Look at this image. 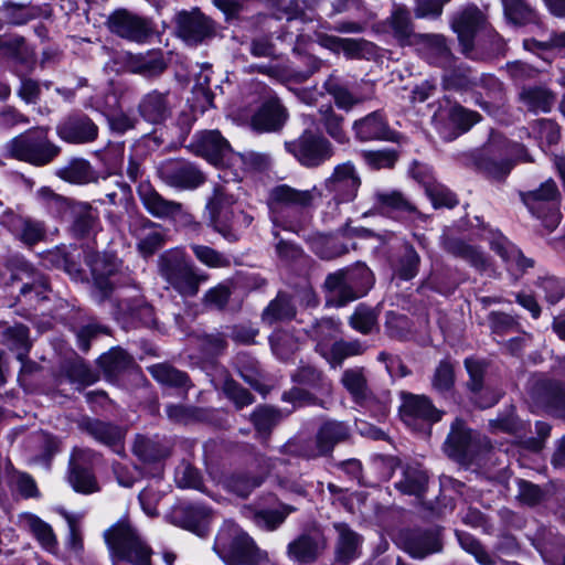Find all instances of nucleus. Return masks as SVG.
I'll return each instance as SVG.
<instances>
[{
	"instance_id": "nucleus-62",
	"label": "nucleus",
	"mask_w": 565,
	"mask_h": 565,
	"mask_svg": "<svg viewBox=\"0 0 565 565\" xmlns=\"http://www.w3.org/2000/svg\"><path fill=\"white\" fill-rule=\"evenodd\" d=\"M324 88L334 98L337 106L340 108L349 110L359 103V100L333 77H330L324 83Z\"/></svg>"
},
{
	"instance_id": "nucleus-30",
	"label": "nucleus",
	"mask_w": 565,
	"mask_h": 565,
	"mask_svg": "<svg viewBox=\"0 0 565 565\" xmlns=\"http://www.w3.org/2000/svg\"><path fill=\"white\" fill-rule=\"evenodd\" d=\"M86 264L90 267L94 278V297L98 302H103L113 291V284L108 279L113 274V266L106 264L98 254H88Z\"/></svg>"
},
{
	"instance_id": "nucleus-50",
	"label": "nucleus",
	"mask_w": 565,
	"mask_h": 565,
	"mask_svg": "<svg viewBox=\"0 0 565 565\" xmlns=\"http://www.w3.org/2000/svg\"><path fill=\"white\" fill-rule=\"evenodd\" d=\"M98 363L108 376H116L132 364V359L126 351L113 349L103 354Z\"/></svg>"
},
{
	"instance_id": "nucleus-32",
	"label": "nucleus",
	"mask_w": 565,
	"mask_h": 565,
	"mask_svg": "<svg viewBox=\"0 0 565 565\" xmlns=\"http://www.w3.org/2000/svg\"><path fill=\"white\" fill-rule=\"evenodd\" d=\"M196 152L210 161H216L230 151L228 141L217 130L203 131L196 136Z\"/></svg>"
},
{
	"instance_id": "nucleus-37",
	"label": "nucleus",
	"mask_w": 565,
	"mask_h": 565,
	"mask_svg": "<svg viewBox=\"0 0 565 565\" xmlns=\"http://www.w3.org/2000/svg\"><path fill=\"white\" fill-rule=\"evenodd\" d=\"M341 384L358 404H363L371 395L365 369L362 366L350 367L343 371Z\"/></svg>"
},
{
	"instance_id": "nucleus-48",
	"label": "nucleus",
	"mask_w": 565,
	"mask_h": 565,
	"mask_svg": "<svg viewBox=\"0 0 565 565\" xmlns=\"http://www.w3.org/2000/svg\"><path fill=\"white\" fill-rule=\"evenodd\" d=\"M130 71L146 77L161 74L166 70L162 56L157 52H148L132 56L129 61Z\"/></svg>"
},
{
	"instance_id": "nucleus-1",
	"label": "nucleus",
	"mask_w": 565,
	"mask_h": 565,
	"mask_svg": "<svg viewBox=\"0 0 565 565\" xmlns=\"http://www.w3.org/2000/svg\"><path fill=\"white\" fill-rule=\"evenodd\" d=\"M162 279L180 296L195 297L209 275L199 269L180 248L168 249L158 258Z\"/></svg>"
},
{
	"instance_id": "nucleus-61",
	"label": "nucleus",
	"mask_w": 565,
	"mask_h": 565,
	"mask_svg": "<svg viewBox=\"0 0 565 565\" xmlns=\"http://www.w3.org/2000/svg\"><path fill=\"white\" fill-rule=\"evenodd\" d=\"M545 404L554 415L565 418V386L552 383L545 391Z\"/></svg>"
},
{
	"instance_id": "nucleus-31",
	"label": "nucleus",
	"mask_w": 565,
	"mask_h": 565,
	"mask_svg": "<svg viewBox=\"0 0 565 565\" xmlns=\"http://www.w3.org/2000/svg\"><path fill=\"white\" fill-rule=\"evenodd\" d=\"M72 228L77 236H87L99 226L98 213L87 202L74 201L70 212Z\"/></svg>"
},
{
	"instance_id": "nucleus-5",
	"label": "nucleus",
	"mask_w": 565,
	"mask_h": 565,
	"mask_svg": "<svg viewBox=\"0 0 565 565\" xmlns=\"http://www.w3.org/2000/svg\"><path fill=\"white\" fill-rule=\"evenodd\" d=\"M137 193L143 207L153 217L171 220L180 226L199 231L200 223L181 202L166 199L148 182L140 183Z\"/></svg>"
},
{
	"instance_id": "nucleus-59",
	"label": "nucleus",
	"mask_w": 565,
	"mask_h": 565,
	"mask_svg": "<svg viewBox=\"0 0 565 565\" xmlns=\"http://www.w3.org/2000/svg\"><path fill=\"white\" fill-rule=\"evenodd\" d=\"M68 480L74 490L77 492L93 493L98 490L94 476L86 468L73 465Z\"/></svg>"
},
{
	"instance_id": "nucleus-27",
	"label": "nucleus",
	"mask_w": 565,
	"mask_h": 565,
	"mask_svg": "<svg viewBox=\"0 0 565 565\" xmlns=\"http://www.w3.org/2000/svg\"><path fill=\"white\" fill-rule=\"evenodd\" d=\"M441 542L435 531H414L406 535L404 540L405 551L415 558H425L426 556L441 551Z\"/></svg>"
},
{
	"instance_id": "nucleus-43",
	"label": "nucleus",
	"mask_w": 565,
	"mask_h": 565,
	"mask_svg": "<svg viewBox=\"0 0 565 565\" xmlns=\"http://www.w3.org/2000/svg\"><path fill=\"white\" fill-rule=\"evenodd\" d=\"M520 100L534 113H547L555 104V95L545 87H525L520 93Z\"/></svg>"
},
{
	"instance_id": "nucleus-8",
	"label": "nucleus",
	"mask_w": 565,
	"mask_h": 565,
	"mask_svg": "<svg viewBox=\"0 0 565 565\" xmlns=\"http://www.w3.org/2000/svg\"><path fill=\"white\" fill-rule=\"evenodd\" d=\"M175 34L189 46H198L214 39L217 33L215 21L200 9L182 10L174 17Z\"/></svg>"
},
{
	"instance_id": "nucleus-22",
	"label": "nucleus",
	"mask_w": 565,
	"mask_h": 565,
	"mask_svg": "<svg viewBox=\"0 0 565 565\" xmlns=\"http://www.w3.org/2000/svg\"><path fill=\"white\" fill-rule=\"evenodd\" d=\"M131 233L137 238L139 253L146 257L161 248L166 241L162 227L148 218H140L131 224Z\"/></svg>"
},
{
	"instance_id": "nucleus-25",
	"label": "nucleus",
	"mask_w": 565,
	"mask_h": 565,
	"mask_svg": "<svg viewBox=\"0 0 565 565\" xmlns=\"http://www.w3.org/2000/svg\"><path fill=\"white\" fill-rule=\"evenodd\" d=\"M533 545L546 562L565 565V539L554 534L550 529L540 527L532 537Z\"/></svg>"
},
{
	"instance_id": "nucleus-46",
	"label": "nucleus",
	"mask_w": 565,
	"mask_h": 565,
	"mask_svg": "<svg viewBox=\"0 0 565 565\" xmlns=\"http://www.w3.org/2000/svg\"><path fill=\"white\" fill-rule=\"evenodd\" d=\"M35 198L51 215L57 217L66 216L74 203V200L55 193L49 186L40 188L35 193Z\"/></svg>"
},
{
	"instance_id": "nucleus-9",
	"label": "nucleus",
	"mask_w": 565,
	"mask_h": 565,
	"mask_svg": "<svg viewBox=\"0 0 565 565\" xmlns=\"http://www.w3.org/2000/svg\"><path fill=\"white\" fill-rule=\"evenodd\" d=\"M285 146L288 152L308 168L319 167L334 153L332 143L311 130H305L296 140L286 142Z\"/></svg>"
},
{
	"instance_id": "nucleus-64",
	"label": "nucleus",
	"mask_w": 565,
	"mask_h": 565,
	"mask_svg": "<svg viewBox=\"0 0 565 565\" xmlns=\"http://www.w3.org/2000/svg\"><path fill=\"white\" fill-rule=\"evenodd\" d=\"M488 320L490 329L495 334L502 335L508 332L515 331L520 327V323L513 316L502 311L490 312L488 316Z\"/></svg>"
},
{
	"instance_id": "nucleus-3",
	"label": "nucleus",
	"mask_w": 565,
	"mask_h": 565,
	"mask_svg": "<svg viewBox=\"0 0 565 565\" xmlns=\"http://www.w3.org/2000/svg\"><path fill=\"white\" fill-rule=\"evenodd\" d=\"M7 151L15 160L34 167H44L60 154L61 148L49 138L47 128L39 127L10 140Z\"/></svg>"
},
{
	"instance_id": "nucleus-53",
	"label": "nucleus",
	"mask_w": 565,
	"mask_h": 565,
	"mask_svg": "<svg viewBox=\"0 0 565 565\" xmlns=\"http://www.w3.org/2000/svg\"><path fill=\"white\" fill-rule=\"evenodd\" d=\"M319 113L326 132L339 143L348 142L349 138L343 129V117L335 114L331 106L321 107Z\"/></svg>"
},
{
	"instance_id": "nucleus-33",
	"label": "nucleus",
	"mask_w": 565,
	"mask_h": 565,
	"mask_svg": "<svg viewBox=\"0 0 565 565\" xmlns=\"http://www.w3.org/2000/svg\"><path fill=\"white\" fill-rule=\"evenodd\" d=\"M324 287L329 292L328 303H333L337 307L344 306L361 297L340 271L328 275Z\"/></svg>"
},
{
	"instance_id": "nucleus-42",
	"label": "nucleus",
	"mask_w": 565,
	"mask_h": 565,
	"mask_svg": "<svg viewBox=\"0 0 565 565\" xmlns=\"http://www.w3.org/2000/svg\"><path fill=\"white\" fill-rule=\"evenodd\" d=\"M210 511L202 505H185L174 512L182 527L190 530L198 535H204L206 520Z\"/></svg>"
},
{
	"instance_id": "nucleus-6",
	"label": "nucleus",
	"mask_w": 565,
	"mask_h": 565,
	"mask_svg": "<svg viewBox=\"0 0 565 565\" xmlns=\"http://www.w3.org/2000/svg\"><path fill=\"white\" fill-rule=\"evenodd\" d=\"M487 15L476 4H467L451 18L450 28L456 33L460 53L470 60H479L476 46L477 33L487 25Z\"/></svg>"
},
{
	"instance_id": "nucleus-44",
	"label": "nucleus",
	"mask_w": 565,
	"mask_h": 565,
	"mask_svg": "<svg viewBox=\"0 0 565 565\" xmlns=\"http://www.w3.org/2000/svg\"><path fill=\"white\" fill-rule=\"evenodd\" d=\"M315 194L316 188L297 190L287 184H281L273 189L270 198L276 203L306 207L312 203Z\"/></svg>"
},
{
	"instance_id": "nucleus-11",
	"label": "nucleus",
	"mask_w": 565,
	"mask_h": 565,
	"mask_svg": "<svg viewBox=\"0 0 565 565\" xmlns=\"http://www.w3.org/2000/svg\"><path fill=\"white\" fill-rule=\"evenodd\" d=\"M108 30L125 40L143 43L152 34L151 21L125 8L113 11L106 21Z\"/></svg>"
},
{
	"instance_id": "nucleus-19",
	"label": "nucleus",
	"mask_w": 565,
	"mask_h": 565,
	"mask_svg": "<svg viewBox=\"0 0 565 565\" xmlns=\"http://www.w3.org/2000/svg\"><path fill=\"white\" fill-rule=\"evenodd\" d=\"M441 412L437 409L430 399L424 395L405 394L401 406V417L408 426H414L417 419L435 423L441 418Z\"/></svg>"
},
{
	"instance_id": "nucleus-26",
	"label": "nucleus",
	"mask_w": 565,
	"mask_h": 565,
	"mask_svg": "<svg viewBox=\"0 0 565 565\" xmlns=\"http://www.w3.org/2000/svg\"><path fill=\"white\" fill-rule=\"evenodd\" d=\"M327 541L321 534H303L288 544V555L299 563L315 562L326 550Z\"/></svg>"
},
{
	"instance_id": "nucleus-13",
	"label": "nucleus",
	"mask_w": 565,
	"mask_h": 565,
	"mask_svg": "<svg viewBox=\"0 0 565 565\" xmlns=\"http://www.w3.org/2000/svg\"><path fill=\"white\" fill-rule=\"evenodd\" d=\"M159 175L166 184L183 190L195 189L205 181L204 174L194 164L180 159L163 162Z\"/></svg>"
},
{
	"instance_id": "nucleus-20",
	"label": "nucleus",
	"mask_w": 565,
	"mask_h": 565,
	"mask_svg": "<svg viewBox=\"0 0 565 565\" xmlns=\"http://www.w3.org/2000/svg\"><path fill=\"white\" fill-rule=\"evenodd\" d=\"M58 137L70 143H87L97 138V126L84 115L71 116L57 127Z\"/></svg>"
},
{
	"instance_id": "nucleus-2",
	"label": "nucleus",
	"mask_w": 565,
	"mask_h": 565,
	"mask_svg": "<svg viewBox=\"0 0 565 565\" xmlns=\"http://www.w3.org/2000/svg\"><path fill=\"white\" fill-rule=\"evenodd\" d=\"M214 551L227 565H259L267 561V553L234 523H225L218 531Z\"/></svg>"
},
{
	"instance_id": "nucleus-63",
	"label": "nucleus",
	"mask_w": 565,
	"mask_h": 565,
	"mask_svg": "<svg viewBox=\"0 0 565 565\" xmlns=\"http://www.w3.org/2000/svg\"><path fill=\"white\" fill-rule=\"evenodd\" d=\"M25 522L31 532L35 535L39 542L46 548L55 544V536L52 527L34 515H28Z\"/></svg>"
},
{
	"instance_id": "nucleus-51",
	"label": "nucleus",
	"mask_w": 565,
	"mask_h": 565,
	"mask_svg": "<svg viewBox=\"0 0 565 565\" xmlns=\"http://www.w3.org/2000/svg\"><path fill=\"white\" fill-rule=\"evenodd\" d=\"M505 18L518 25L534 21L535 11L525 0H502Z\"/></svg>"
},
{
	"instance_id": "nucleus-12",
	"label": "nucleus",
	"mask_w": 565,
	"mask_h": 565,
	"mask_svg": "<svg viewBox=\"0 0 565 565\" xmlns=\"http://www.w3.org/2000/svg\"><path fill=\"white\" fill-rule=\"evenodd\" d=\"M9 269L11 279L23 282L20 294L24 297L34 295L36 300H45L47 292L51 291L46 277L34 270V268L23 258L14 257L10 259Z\"/></svg>"
},
{
	"instance_id": "nucleus-28",
	"label": "nucleus",
	"mask_w": 565,
	"mask_h": 565,
	"mask_svg": "<svg viewBox=\"0 0 565 565\" xmlns=\"http://www.w3.org/2000/svg\"><path fill=\"white\" fill-rule=\"evenodd\" d=\"M444 248L454 257L461 258L479 271H484L490 267V263L484 254L477 246L461 238H445Z\"/></svg>"
},
{
	"instance_id": "nucleus-45",
	"label": "nucleus",
	"mask_w": 565,
	"mask_h": 565,
	"mask_svg": "<svg viewBox=\"0 0 565 565\" xmlns=\"http://www.w3.org/2000/svg\"><path fill=\"white\" fill-rule=\"evenodd\" d=\"M374 209L380 212L415 213V205L398 191L374 193Z\"/></svg>"
},
{
	"instance_id": "nucleus-10",
	"label": "nucleus",
	"mask_w": 565,
	"mask_h": 565,
	"mask_svg": "<svg viewBox=\"0 0 565 565\" xmlns=\"http://www.w3.org/2000/svg\"><path fill=\"white\" fill-rule=\"evenodd\" d=\"M350 437L349 427L343 422L328 420L323 423L313 439L303 441L298 449L299 456L307 459L330 455L335 445Z\"/></svg>"
},
{
	"instance_id": "nucleus-36",
	"label": "nucleus",
	"mask_w": 565,
	"mask_h": 565,
	"mask_svg": "<svg viewBox=\"0 0 565 565\" xmlns=\"http://www.w3.org/2000/svg\"><path fill=\"white\" fill-rule=\"evenodd\" d=\"M339 539L337 543V561L343 565L349 564L359 555L361 536L352 531L345 523L334 524Z\"/></svg>"
},
{
	"instance_id": "nucleus-34",
	"label": "nucleus",
	"mask_w": 565,
	"mask_h": 565,
	"mask_svg": "<svg viewBox=\"0 0 565 565\" xmlns=\"http://www.w3.org/2000/svg\"><path fill=\"white\" fill-rule=\"evenodd\" d=\"M364 350V347L359 340H340L335 341L331 347L321 345L319 348V354L326 359L331 367H338L345 359L360 355Z\"/></svg>"
},
{
	"instance_id": "nucleus-58",
	"label": "nucleus",
	"mask_w": 565,
	"mask_h": 565,
	"mask_svg": "<svg viewBox=\"0 0 565 565\" xmlns=\"http://www.w3.org/2000/svg\"><path fill=\"white\" fill-rule=\"evenodd\" d=\"M285 414L269 406H263L255 409L252 414V422L259 433H269L277 425Z\"/></svg>"
},
{
	"instance_id": "nucleus-4",
	"label": "nucleus",
	"mask_w": 565,
	"mask_h": 565,
	"mask_svg": "<svg viewBox=\"0 0 565 565\" xmlns=\"http://www.w3.org/2000/svg\"><path fill=\"white\" fill-rule=\"evenodd\" d=\"M104 539L114 559L150 565L151 548L127 520H120L106 530Z\"/></svg>"
},
{
	"instance_id": "nucleus-17",
	"label": "nucleus",
	"mask_w": 565,
	"mask_h": 565,
	"mask_svg": "<svg viewBox=\"0 0 565 565\" xmlns=\"http://www.w3.org/2000/svg\"><path fill=\"white\" fill-rule=\"evenodd\" d=\"M0 224L7 226L19 241L28 246L44 241L46 236L44 222L17 215L10 210L0 214Z\"/></svg>"
},
{
	"instance_id": "nucleus-54",
	"label": "nucleus",
	"mask_w": 565,
	"mask_h": 565,
	"mask_svg": "<svg viewBox=\"0 0 565 565\" xmlns=\"http://www.w3.org/2000/svg\"><path fill=\"white\" fill-rule=\"evenodd\" d=\"M349 324L355 331L369 334L377 327V313L365 305H359L349 318Z\"/></svg>"
},
{
	"instance_id": "nucleus-24",
	"label": "nucleus",
	"mask_w": 565,
	"mask_h": 565,
	"mask_svg": "<svg viewBox=\"0 0 565 565\" xmlns=\"http://www.w3.org/2000/svg\"><path fill=\"white\" fill-rule=\"evenodd\" d=\"M78 427L98 443L120 451L125 434L118 426L97 418L85 417L78 423Z\"/></svg>"
},
{
	"instance_id": "nucleus-47",
	"label": "nucleus",
	"mask_w": 565,
	"mask_h": 565,
	"mask_svg": "<svg viewBox=\"0 0 565 565\" xmlns=\"http://www.w3.org/2000/svg\"><path fill=\"white\" fill-rule=\"evenodd\" d=\"M134 454L145 462H153L169 456V448L160 440L137 436L132 447Z\"/></svg>"
},
{
	"instance_id": "nucleus-18",
	"label": "nucleus",
	"mask_w": 565,
	"mask_h": 565,
	"mask_svg": "<svg viewBox=\"0 0 565 565\" xmlns=\"http://www.w3.org/2000/svg\"><path fill=\"white\" fill-rule=\"evenodd\" d=\"M173 103L170 93L158 89L145 94L139 104L140 116L150 124H161L171 117Z\"/></svg>"
},
{
	"instance_id": "nucleus-57",
	"label": "nucleus",
	"mask_w": 565,
	"mask_h": 565,
	"mask_svg": "<svg viewBox=\"0 0 565 565\" xmlns=\"http://www.w3.org/2000/svg\"><path fill=\"white\" fill-rule=\"evenodd\" d=\"M3 10L7 19L18 25L39 18L41 12L39 7L14 2L4 3Z\"/></svg>"
},
{
	"instance_id": "nucleus-15",
	"label": "nucleus",
	"mask_w": 565,
	"mask_h": 565,
	"mask_svg": "<svg viewBox=\"0 0 565 565\" xmlns=\"http://www.w3.org/2000/svg\"><path fill=\"white\" fill-rule=\"evenodd\" d=\"M233 196L228 195L223 186L214 189L213 196L206 204L211 226L228 241H235L236 236L231 231L230 222L233 217Z\"/></svg>"
},
{
	"instance_id": "nucleus-35",
	"label": "nucleus",
	"mask_w": 565,
	"mask_h": 565,
	"mask_svg": "<svg viewBox=\"0 0 565 565\" xmlns=\"http://www.w3.org/2000/svg\"><path fill=\"white\" fill-rule=\"evenodd\" d=\"M393 35L402 43L414 45L418 34L414 31L411 12L405 7H396L387 20Z\"/></svg>"
},
{
	"instance_id": "nucleus-49",
	"label": "nucleus",
	"mask_w": 565,
	"mask_h": 565,
	"mask_svg": "<svg viewBox=\"0 0 565 565\" xmlns=\"http://www.w3.org/2000/svg\"><path fill=\"white\" fill-rule=\"evenodd\" d=\"M151 375L161 384L188 390L191 384L188 375L168 364H156L149 367Z\"/></svg>"
},
{
	"instance_id": "nucleus-21",
	"label": "nucleus",
	"mask_w": 565,
	"mask_h": 565,
	"mask_svg": "<svg viewBox=\"0 0 565 565\" xmlns=\"http://www.w3.org/2000/svg\"><path fill=\"white\" fill-rule=\"evenodd\" d=\"M417 45L429 63L447 68L455 61V56L443 34L420 33L416 36Z\"/></svg>"
},
{
	"instance_id": "nucleus-14",
	"label": "nucleus",
	"mask_w": 565,
	"mask_h": 565,
	"mask_svg": "<svg viewBox=\"0 0 565 565\" xmlns=\"http://www.w3.org/2000/svg\"><path fill=\"white\" fill-rule=\"evenodd\" d=\"M327 189L337 203H348L355 199L361 186V178L351 162L338 164L326 180Z\"/></svg>"
},
{
	"instance_id": "nucleus-56",
	"label": "nucleus",
	"mask_w": 565,
	"mask_h": 565,
	"mask_svg": "<svg viewBox=\"0 0 565 565\" xmlns=\"http://www.w3.org/2000/svg\"><path fill=\"white\" fill-rule=\"evenodd\" d=\"M190 248L195 258L210 268H224L231 265L227 256L210 246L192 244Z\"/></svg>"
},
{
	"instance_id": "nucleus-7",
	"label": "nucleus",
	"mask_w": 565,
	"mask_h": 565,
	"mask_svg": "<svg viewBox=\"0 0 565 565\" xmlns=\"http://www.w3.org/2000/svg\"><path fill=\"white\" fill-rule=\"evenodd\" d=\"M530 212L543 221L548 231H553L561 221V192L556 183L548 179L537 189L521 194Z\"/></svg>"
},
{
	"instance_id": "nucleus-41",
	"label": "nucleus",
	"mask_w": 565,
	"mask_h": 565,
	"mask_svg": "<svg viewBox=\"0 0 565 565\" xmlns=\"http://www.w3.org/2000/svg\"><path fill=\"white\" fill-rule=\"evenodd\" d=\"M295 317L296 307L292 303L290 297L282 292H279L277 297L268 303L262 313V320L268 324L291 320Z\"/></svg>"
},
{
	"instance_id": "nucleus-39",
	"label": "nucleus",
	"mask_w": 565,
	"mask_h": 565,
	"mask_svg": "<svg viewBox=\"0 0 565 565\" xmlns=\"http://www.w3.org/2000/svg\"><path fill=\"white\" fill-rule=\"evenodd\" d=\"M428 476L419 466H406L396 489L408 495L420 497L427 488Z\"/></svg>"
},
{
	"instance_id": "nucleus-29",
	"label": "nucleus",
	"mask_w": 565,
	"mask_h": 565,
	"mask_svg": "<svg viewBox=\"0 0 565 565\" xmlns=\"http://www.w3.org/2000/svg\"><path fill=\"white\" fill-rule=\"evenodd\" d=\"M353 130L356 138L361 141L377 139L392 140L394 136L386 120L377 111L356 120L353 125Z\"/></svg>"
},
{
	"instance_id": "nucleus-55",
	"label": "nucleus",
	"mask_w": 565,
	"mask_h": 565,
	"mask_svg": "<svg viewBox=\"0 0 565 565\" xmlns=\"http://www.w3.org/2000/svg\"><path fill=\"white\" fill-rule=\"evenodd\" d=\"M479 78L472 76L470 68H454L447 71L443 76V84L446 89H470L478 84Z\"/></svg>"
},
{
	"instance_id": "nucleus-60",
	"label": "nucleus",
	"mask_w": 565,
	"mask_h": 565,
	"mask_svg": "<svg viewBox=\"0 0 565 565\" xmlns=\"http://www.w3.org/2000/svg\"><path fill=\"white\" fill-rule=\"evenodd\" d=\"M339 332V323L332 318H324L315 323L310 330V337L317 342L316 351L319 353L321 345H328V341L333 339Z\"/></svg>"
},
{
	"instance_id": "nucleus-16",
	"label": "nucleus",
	"mask_w": 565,
	"mask_h": 565,
	"mask_svg": "<svg viewBox=\"0 0 565 565\" xmlns=\"http://www.w3.org/2000/svg\"><path fill=\"white\" fill-rule=\"evenodd\" d=\"M477 447V440L472 431L461 419L457 418L452 423L450 433L445 441V452L454 460L468 462L472 460Z\"/></svg>"
},
{
	"instance_id": "nucleus-38",
	"label": "nucleus",
	"mask_w": 565,
	"mask_h": 565,
	"mask_svg": "<svg viewBox=\"0 0 565 565\" xmlns=\"http://www.w3.org/2000/svg\"><path fill=\"white\" fill-rule=\"evenodd\" d=\"M55 174L60 179L74 184H86L97 180L96 172L90 163L81 158L72 159L66 166L57 169Z\"/></svg>"
},
{
	"instance_id": "nucleus-40",
	"label": "nucleus",
	"mask_w": 565,
	"mask_h": 565,
	"mask_svg": "<svg viewBox=\"0 0 565 565\" xmlns=\"http://www.w3.org/2000/svg\"><path fill=\"white\" fill-rule=\"evenodd\" d=\"M491 248L508 264L510 269L515 268L524 271L533 267V260L526 258L520 249L504 237L493 239L491 242Z\"/></svg>"
},
{
	"instance_id": "nucleus-52",
	"label": "nucleus",
	"mask_w": 565,
	"mask_h": 565,
	"mask_svg": "<svg viewBox=\"0 0 565 565\" xmlns=\"http://www.w3.org/2000/svg\"><path fill=\"white\" fill-rule=\"evenodd\" d=\"M339 271L345 276L347 281L351 284L361 297L364 296L373 286V274L363 264H356L352 268Z\"/></svg>"
},
{
	"instance_id": "nucleus-23",
	"label": "nucleus",
	"mask_w": 565,
	"mask_h": 565,
	"mask_svg": "<svg viewBox=\"0 0 565 565\" xmlns=\"http://www.w3.org/2000/svg\"><path fill=\"white\" fill-rule=\"evenodd\" d=\"M287 119V110L278 98H270L252 116L250 127L258 132L276 131Z\"/></svg>"
}]
</instances>
